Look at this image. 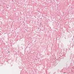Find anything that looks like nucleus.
<instances>
[{
	"mask_svg": "<svg viewBox=\"0 0 74 74\" xmlns=\"http://www.w3.org/2000/svg\"><path fill=\"white\" fill-rule=\"evenodd\" d=\"M8 53H10V52H9Z\"/></svg>",
	"mask_w": 74,
	"mask_h": 74,
	"instance_id": "1",
	"label": "nucleus"
}]
</instances>
